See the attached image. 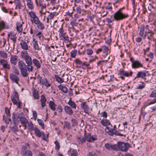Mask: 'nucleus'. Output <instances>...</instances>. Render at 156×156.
Segmentation results:
<instances>
[{
  "label": "nucleus",
  "mask_w": 156,
  "mask_h": 156,
  "mask_svg": "<svg viewBox=\"0 0 156 156\" xmlns=\"http://www.w3.org/2000/svg\"><path fill=\"white\" fill-rule=\"evenodd\" d=\"M21 56L25 61L26 64L22 60L20 61L18 63V67L20 70L22 75L23 77L28 76L29 72L33 71L32 61L31 57L26 51L21 52Z\"/></svg>",
  "instance_id": "f257e3e1"
},
{
  "label": "nucleus",
  "mask_w": 156,
  "mask_h": 156,
  "mask_svg": "<svg viewBox=\"0 0 156 156\" xmlns=\"http://www.w3.org/2000/svg\"><path fill=\"white\" fill-rule=\"evenodd\" d=\"M130 147V144L128 143L118 141L115 144V151H121L126 152L128 150Z\"/></svg>",
  "instance_id": "f03ea898"
},
{
  "label": "nucleus",
  "mask_w": 156,
  "mask_h": 156,
  "mask_svg": "<svg viewBox=\"0 0 156 156\" xmlns=\"http://www.w3.org/2000/svg\"><path fill=\"white\" fill-rule=\"evenodd\" d=\"M116 126V125H115L114 126V128L112 129H110L109 127H106L105 129V131L110 136H113V135L115 134L116 136H123V135L122 134L120 133L115 129Z\"/></svg>",
  "instance_id": "7ed1b4c3"
},
{
  "label": "nucleus",
  "mask_w": 156,
  "mask_h": 156,
  "mask_svg": "<svg viewBox=\"0 0 156 156\" xmlns=\"http://www.w3.org/2000/svg\"><path fill=\"white\" fill-rule=\"evenodd\" d=\"M38 80V82L41 85H44L47 87H49L51 86V83L45 78H42L39 75L37 77Z\"/></svg>",
  "instance_id": "20e7f679"
},
{
  "label": "nucleus",
  "mask_w": 156,
  "mask_h": 156,
  "mask_svg": "<svg viewBox=\"0 0 156 156\" xmlns=\"http://www.w3.org/2000/svg\"><path fill=\"white\" fill-rule=\"evenodd\" d=\"M128 16L127 14H125L122 12H117L114 14L113 17L116 20H121Z\"/></svg>",
  "instance_id": "39448f33"
},
{
  "label": "nucleus",
  "mask_w": 156,
  "mask_h": 156,
  "mask_svg": "<svg viewBox=\"0 0 156 156\" xmlns=\"http://www.w3.org/2000/svg\"><path fill=\"white\" fill-rule=\"evenodd\" d=\"M11 99L14 104L17 103V101L19 100V95L18 92L14 91L11 96Z\"/></svg>",
  "instance_id": "423d86ee"
},
{
  "label": "nucleus",
  "mask_w": 156,
  "mask_h": 156,
  "mask_svg": "<svg viewBox=\"0 0 156 156\" xmlns=\"http://www.w3.org/2000/svg\"><path fill=\"white\" fill-rule=\"evenodd\" d=\"M15 74L11 73L9 75V77L12 81L18 84L20 79Z\"/></svg>",
  "instance_id": "0eeeda50"
},
{
  "label": "nucleus",
  "mask_w": 156,
  "mask_h": 156,
  "mask_svg": "<svg viewBox=\"0 0 156 156\" xmlns=\"http://www.w3.org/2000/svg\"><path fill=\"white\" fill-rule=\"evenodd\" d=\"M0 63L4 68L7 69L8 70L10 69V65L6 61L3 59H1L0 60Z\"/></svg>",
  "instance_id": "6e6552de"
},
{
  "label": "nucleus",
  "mask_w": 156,
  "mask_h": 156,
  "mask_svg": "<svg viewBox=\"0 0 156 156\" xmlns=\"http://www.w3.org/2000/svg\"><path fill=\"white\" fill-rule=\"evenodd\" d=\"M75 62L76 64L82 65L83 68H86L87 71H88V64L86 63V62H83L79 58L76 59L75 60Z\"/></svg>",
  "instance_id": "1a4fd4ad"
},
{
  "label": "nucleus",
  "mask_w": 156,
  "mask_h": 156,
  "mask_svg": "<svg viewBox=\"0 0 156 156\" xmlns=\"http://www.w3.org/2000/svg\"><path fill=\"white\" fill-rule=\"evenodd\" d=\"M133 73V72L131 71L129 73L122 70L119 71V74L120 75H124L126 77H129L131 76Z\"/></svg>",
  "instance_id": "9d476101"
},
{
  "label": "nucleus",
  "mask_w": 156,
  "mask_h": 156,
  "mask_svg": "<svg viewBox=\"0 0 156 156\" xmlns=\"http://www.w3.org/2000/svg\"><path fill=\"white\" fill-rule=\"evenodd\" d=\"M132 66L133 68L135 69L142 67H143V65L138 60H136L132 63Z\"/></svg>",
  "instance_id": "9b49d317"
},
{
  "label": "nucleus",
  "mask_w": 156,
  "mask_h": 156,
  "mask_svg": "<svg viewBox=\"0 0 156 156\" xmlns=\"http://www.w3.org/2000/svg\"><path fill=\"white\" fill-rule=\"evenodd\" d=\"M16 34L13 33H11L8 34V36L13 41V45L15 44L16 41Z\"/></svg>",
  "instance_id": "f8f14e48"
},
{
  "label": "nucleus",
  "mask_w": 156,
  "mask_h": 156,
  "mask_svg": "<svg viewBox=\"0 0 156 156\" xmlns=\"http://www.w3.org/2000/svg\"><path fill=\"white\" fill-rule=\"evenodd\" d=\"M64 110L66 113L69 115H71L73 113V110L70 107L68 106H65Z\"/></svg>",
  "instance_id": "ddd939ff"
},
{
  "label": "nucleus",
  "mask_w": 156,
  "mask_h": 156,
  "mask_svg": "<svg viewBox=\"0 0 156 156\" xmlns=\"http://www.w3.org/2000/svg\"><path fill=\"white\" fill-rule=\"evenodd\" d=\"M82 109L86 113L88 114V105L86 102H82L80 104Z\"/></svg>",
  "instance_id": "4468645a"
},
{
  "label": "nucleus",
  "mask_w": 156,
  "mask_h": 156,
  "mask_svg": "<svg viewBox=\"0 0 156 156\" xmlns=\"http://www.w3.org/2000/svg\"><path fill=\"white\" fill-rule=\"evenodd\" d=\"M20 45L21 48L24 50H27L28 49V45L27 43L23 40H21Z\"/></svg>",
  "instance_id": "2eb2a0df"
},
{
  "label": "nucleus",
  "mask_w": 156,
  "mask_h": 156,
  "mask_svg": "<svg viewBox=\"0 0 156 156\" xmlns=\"http://www.w3.org/2000/svg\"><path fill=\"white\" fill-rule=\"evenodd\" d=\"M105 147L108 150H110L112 149L115 151V144L112 145L110 144L106 143L105 144Z\"/></svg>",
  "instance_id": "dca6fc26"
},
{
  "label": "nucleus",
  "mask_w": 156,
  "mask_h": 156,
  "mask_svg": "<svg viewBox=\"0 0 156 156\" xmlns=\"http://www.w3.org/2000/svg\"><path fill=\"white\" fill-rule=\"evenodd\" d=\"M27 5L30 9L32 10L34 9V5L32 0H26Z\"/></svg>",
  "instance_id": "f3484780"
},
{
  "label": "nucleus",
  "mask_w": 156,
  "mask_h": 156,
  "mask_svg": "<svg viewBox=\"0 0 156 156\" xmlns=\"http://www.w3.org/2000/svg\"><path fill=\"white\" fill-rule=\"evenodd\" d=\"M19 114H16L14 112L12 115V120L14 123L16 122H18L19 121V119L20 118V115Z\"/></svg>",
  "instance_id": "a211bd4d"
},
{
  "label": "nucleus",
  "mask_w": 156,
  "mask_h": 156,
  "mask_svg": "<svg viewBox=\"0 0 156 156\" xmlns=\"http://www.w3.org/2000/svg\"><path fill=\"white\" fill-rule=\"evenodd\" d=\"M33 63L34 66H36L37 69H40L41 67V65L39 61L37 59L34 58L33 59Z\"/></svg>",
  "instance_id": "6ab92c4d"
},
{
  "label": "nucleus",
  "mask_w": 156,
  "mask_h": 156,
  "mask_svg": "<svg viewBox=\"0 0 156 156\" xmlns=\"http://www.w3.org/2000/svg\"><path fill=\"white\" fill-rule=\"evenodd\" d=\"M33 95L34 99H38L39 98V95L38 94V91L36 90L35 88L33 87L32 88Z\"/></svg>",
  "instance_id": "aec40b11"
},
{
  "label": "nucleus",
  "mask_w": 156,
  "mask_h": 156,
  "mask_svg": "<svg viewBox=\"0 0 156 156\" xmlns=\"http://www.w3.org/2000/svg\"><path fill=\"white\" fill-rule=\"evenodd\" d=\"M17 58L16 55L12 56L10 60L11 63L13 65H16L17 63Z\"/></svg>",
  "instance_id": "412c9836"
},
{
  "label": "nucleus",
  "mask_w": 156,
  "mask_h": 156,
  "mask_svg": "<svg viewBox=\"0 0 156 156\" xmlns=\"http://www.w3.org/2000/svg\"><path fill=\"white\" fill-rule=\"evenodd\" d=\"M146 76V73L144 71L139 72L135 78H143Z\"/></svg>",
  "instance_id": "4be33fe9"
},
{
  "label": "nucleus",
  "mask_w": 156,
  "mask_h": 156,
  "mask_svg": "<svg viewBox=\"0 0 156 156\" xmlns=\"http://www.w3.org/2000/svg\"><path fill=\"white\" fill-rule=\"evenodd\" d=\"M76 138L77 141L79 144H82L84 143L86 141L85 139L83 136H77Z\"/></svg>",
  "instance_id": "5701e85b"
},
{
  "label": "nucleus",
  "mask_w": 156,
  "mask_h": 156,
  "mask_svg": "<svg viewBox=\"0 0 156 156\" xmlns=\"http://www.w3.org/2000/svg\"><path fill=\"white\" fill-rule=\"evenodd\" d=\"M41 101L42 107L43 108L45 106V103L46 101V99L45 98L44 95L43 94L41 95Z\"/></svg>",
  "instance_id": "b1692460"
},
{
  "label": "nucleus",
  "mask_w": 156,
  "mask_h": 156,
  "mask_svg": "<svg viewBox=\"0 0 156 156\" xmlns=\"http://www.w3.org/2000/svg\"><path fill=\"white\" fill-rule=\"evenodd\" d=\"M101 124L104 126H107L110 125L111 124L108 120L107 119H103L101 121Z\"/></svg>",
  "instance_id": "393cba45"
},
{
  "label": "nucleus",
  "mask_w": 156,
  "mask_h": 156,
  "mask_svg": "<svg viewBox=\"0 0 156 156\" xmlns=\"http://www.w3.org/2000/svg\"><path fill=\"white\" fill-rule=\"evenodd\" d=\"M58 32H59V37L64 36L66 34V33L63 29L62 25V27L60 28Z\"/></svg>",
  "instance_id": "a878e982"
},
{
  "label": "nucleus",
  "mask_w": 156,
  "mask_h": 156,
  "mask_svg": "<svg viewBox=\"0 0 156 156\" xmlns=\"http://www.w3.org/2000/svg\"><path fill=\"white\" fill-rule=\"evenodd\" d=\"M89 136L90 138H88V142H93L97 139V137L96 135L91 136L90 134L88 133V136Z\"/></svg>",
  "instance_id": "bb28decb"
},
{
  "label": "nucleus",
  "mask_w": 156,
  "mask_h": 156,
  "mask_svg": "<svg viewBox=\"0 0 156 156\" xmlns=\"http://www.w3.org/2000/svg\"><path fill=\"white\" fill-rule=\"evenodd\" d=\"M58 88L60 90L65 93H66L68 92L67 88L64 86L60 85L58 86Z\"/></svg>",
  "instance_id": "cd10ccee"
},
{
  "label": "nucleus",
  "mask_w": 156,
  "mask_h": 156,
  "mask_svg": "<svg viewBox=\"0 0 156 156\" xmlns=\"http://www.w3.org/2000/svg\"><path fill=\"white\" fill-rule=\"evenodd\" d=\"M154 33L153 32L149 33V34H147V35H145V34L144 36V38L145 39L146 37H147V38L149 40H152V37H153Z\"/></svg>",
  "instance_id": "c85d7f7f"
},
{
  "label": "nucleus",
  "mask_w": 156,
  "mask_h": 156,
  "mask_svg": "<svg viewBox=\"0 0 156 156\" xmlns=\"http://www.w3.org/2000/svg\"><path fill=\"white\" fill-rule=\"evenodd\" d=\"M20 121L23 125H26L28 122L27 119L25 117H21L20 118Z\"/></svg>",
  "instance_id": "c756f323"
},
{
  "label": "nucleus",
  "mask_w": 156,
  "mask_h": 156,
  "mask_svg": "<svg viewBox=\"0 0 156 156\" xmlns=\"http://www.w3.org/2000/svg\"><path fill=\"white\" fill-rule=\"evenodd\" d=\"M49 106L50 108L53 111H55L56 109V105L55 103L52 101H50L49 102Z\"/></svg>",
  "instance_id": "7c9ffc66"
},
{
  "label": "nucleus",
  "mask_w": 156,
  "mask_h": 156,
  "mask_svg": "<svg viewBox=\"0 0 156 156\" xmlns=\"http://www.w3.org/2000/svg\"><path fill=\"white\" fill-rule=\"evenodd\" d=\"M36 24L37 25V27L38 29L43 30L44 29L45 27L44 24L40 21Z\"/></svg>",
  "instance_id": "2f4dec72"
},
{
  "label": "nucleus",
  "mask_w": 156,
  "mask_h": 156,
  "mask_svg": "<svg viewBox=\"0 0 156 156\" xmlns=\"http://www.w3.org/2000/svg\"><path fill=\"white\" fill-rule=\"evenodd\" d=\"M34 130L37 136L38 137H41V136L42 132L41 133L39 130L37 128H35Z\"/></svg>",
  "instance_id": "473e14b6"
},
{
  "label": "nucleus",
  "mask_w": 156,
  "mask_h": 156,
  "mask_svg": "<svg viewBox=\"0 0 156 156\" xmlns=\"http://www.w3.org/2000/svg\"><path fill=\"white\" fill-rule=\"evenodd\" d=\"M16 29L19 32H21L23 30L22 25L19 23H16Z\"/></svg>",
  "instance_id": "72a5a7b5"
},
{
  "label": "nucleus",
  "mask_w": 156,
  "mask_h": 156,
  "mask_svg": "<svg viewBox=\"0 0 156 156\" xmlns=\"http://www.w3.org/2000/svg\"><path fill=\"white\" fill-rule=\"evenodd\" d=\"M101 48L103 50V53L106 55H107L109 50L108 47L105 45H103L102 46Z\"/></svg>",
  "instance_id": "f704fd0d"
},
{
  "label": "nucleus",
  "mask_w": 156,
  "mask_h": 156,
  "mask_svg": "<svg viewBox=\"0 0 156 156\" xmlns=\"http://www.w3.org/2000/svg\"><path fill=\"white\" fill-rule=\"evenodd\" d=\"M16 5V9L18 8L19 9H22V7H23V5H21L20 1L15 3Z\"/></svg>",
  "instance_id": "c9c22d12"
},
{
  "label": "nucleus",
  "mask_w": 156,
  "mask_h": 156,
  "mask_svg": "<svg viewBox=\"0 0 156 156\" xmlns=\"http://www.w3.org/2000/svg\"><path fill=\"white\" fill-rule=\"evenodd\" d=\"M55 77L56 81L59 83H61L64 82V80L58 76L55 75Z\"/></svg>",
  "instance_id": "e433bc0d"
},
{
  "label": "nucleus",
  "mask_w": 156,
  "mask_h": 156,
  "mask_svg": "<svg viewBox=\"0 0 156 156\" xmlns=\"http://www.w3.org/2000/svg\"><path fill=\"white\" fill-rule=\"evenodd\" d=\"M68 104H69L70 106L73 108H76V105L75 103L71 100V99L68 102Z\"/></svg>",
  "instance_id": "4c0bfd02"
},
{
  "label": "nucleus",
  "mask_w": 156,
  "mask_h": 156,
  "mask_svg": "<svg viewBox=\"0 0 156 156\" xmlns=\"http://www.w3.org/2000/svg\"><path fill=\"white\" fill-rule=\"evenodd\" d=\"M144 30L145 27L144 25H143L142 26V27L140 28L139 34L140 36L143 37V35Z\"/></svg>",
  "instance_id": "58836bf2"
},
{
  "label": "nucleus",
  "mask_w": 156,
  "mask_h": 156,
  "mask_svg": "<svg viewBox=\"0 0 156 156\" xmlns=\"http://www.w3.org/2000/svg\"><path fill=\"white\" fill-rule=\"evenodd\" d=\"M58 14V13H57L56 12H51L48 15V17L51 20L54 18L55 15H57Z\"/></svg>",
  "instance_id": "ea45409f"
},
{
  "label": "nucleus",
  "mask_w": 156,
  "mask_h": 156,
  "mask_svg": "<svg viewBox=\"0 0 156 156\" xmlns=\"http://www.w3.org/2000/svg\"><path fill=\"white\" fill-rule=\"evenodd\" d=\"M34 48L37 50H39L40 48L39 46L37 41H34V42L33 43Z\"/></svg>",
  "instance_id": "a19ab883"
},
{
  "label": "nucleus",
  "mask_w": 156,
  "mask_h": 156,
  "mask_svg": "<svg viewBox=\"0 0 156 156\" xmlns=\"http://www.w3.org/2000/svg\"><path fill=\"white\" fill-rule=\"evenodd\" d=\"M37 121L39 125L41 126L42 128L43 129H44V125L43 121L42 120L39 119H37Z\"/></svg>",
  "instance_id": "79ce46f5"
},
{
  "label": "nucleus",
  "mask_w": 156,
  "mask_h": 156,
  "mask_svg": "<svg viewBox=\"0 0 156 156\" xmlns=\"http://www.w3.org/2000/svg\"><path fill=\"white\" fill-rule=\"evenodd\" d=\"M27 123L29 129L30 131L33 130L34 126L32 122H28Z\"/></svg>",
  "instance_id": "37998d69"
},
{
  "label": "nucleus",
  "mask_w": 156,
  "mask_h": 156,
  "mask_svg": "<svg viewBox=\"0 0 156 156\" xmlns=\"http://www.w3.org/2000/svg\"><path fill=\"white\" fill-rule=\"evenodd\" d=\"M64 122L65 123V126L67 129H71V126L69 122L64 121Z\"/></svg>",
  "instance_id": "c03bdc74"
},
{
  "label": "nucleus",
  "mask_w": 156,
  "mask_h": 156,
  "mask_svg": "<svg viewBox=\"0 0 156 156\" xmlns=\"http://www.w3.org/2000/svg\"><path fill=\"white\" fill-rule=\"evenodd\" d=\"M36 35L38 37L40 40H43L44 36L41 32H38L36 34Z\"/></svg>",
  "instance_id": "a18cd8bd"
},
{
  "label": "nucleus",
  "mask_w": 156,
  "mask_h": 156,
  "mask_svg": "<svg viewBox=\"0 0 156 156\" xmlns=\"http://www.w3.org/2000/svg\"><path fill=\"white\" fill-rule=\"evenodd\" d=\"M5 28V24L3 21H2L0 22V31Z\"/></svg>",
  "instance_id": "49530a36"
},
{
  "label": "nucleus",
  "mask_w": 156,
  "mask_h": 156,
  "mask_svg": "<svg viewBox=\"0 0 156 156\" xmlns=\"http://www.w3.org/2000/svg\"><path fill=\"white\" fill-rule=\"evenodd\" d=\"M28 14L30 17L32 19L34 18L36 16L35 12L32 11L29 12Z\"/></svg>",
  "instance_id": "de8ad7c7"
},
{
  "label": "nucleus",
  "mask_w": 156,
  "mask_h": 156,
  "mask_svg": "<svg viewBox=\"0 0 156 156\" xmlns=\"http://www.w3.org/2000/svg\"><path fill=\"white\" fill-rule=\"evenodd\" d=\"M32 152L30 150H27L25 152L24 156H32Z\"/></svg>",
  "instance_id": "09e8293b"
},
{
  "label": "nucleus",
  "mask_w": 156,
  "mask_h": 156,
  "mask_svg": "<svg viewBox=\"0 0 156 156\" xmlns=\"http://www.w3.org/2000/svg\"><path fill=\"white\" fill-rule=\"evenodd\" d=\"M71 121L73 126H75L77 125V121L75 119H72Z\"/></svg>",
  "instance_id": "8fccbe9b"
},
{
  "label": "nucleus",
  "mask_w": 156,
  "mask_h": 156,
  "mask_svg": "<svg viewBox=\"0 0 156 156\" xmlns=\"http://www.w3.org/2000/svg\"><path fill=\"white\" fill-rule=\"evenodd\" d=\"M13 73L14 74H15L16 75H18L20 74L19 71V70L16 68V67H13Z\"/></svg>",
  "instance_id": "3c124183"
},
{
  "label": "nucleus",
  "mask_w": 156,
  "mask_h": 156,
  "mask_svg": "<svg viewBox=\"0 0 156 156\" xmlns=\"http://www.w3.org/2000/svg\"><path fill=\"white\" fill-rule=\"evenodd\" d=\"M33 20L35 24H37L40 21L38 17L37 16H36L34 18H33Z\"/></svg>",
  "instance_id": "603ef678"
},
{
  "label": "nucleus",
  "mask_w": 156,
  "mask_h": 156,
  "mask_svg": "<svg viewBox=\"0 0 156 156\" xmlns=\"http://www.w3.org/2000/svg\"><path fill=\"white\" fill-rule=\"evenodd\" d=\"M12 131L14 133H16L18 131V128L16 126L11 127Z\"/></svg>",
  "instance_id": "864d4df0"
},
{
  "label": "nucleus",
  "mask_w": 156,
  "mask_h": 156,
  "mask_svg": "<svg viewBox=\"0 0 156 156\" xmlns=\"http://www.w3.org/2000/svg\"><path fill=\"white\" fill-rule=\"evenodd\" d=\"M77 53L76 50H73L71 52V56L73 58L75 57Z\"/></svg>",
  "instance_id": "5fc2aeb1"
},
{
  "label": "nucleus",
  "mask_w": 156,
  "mask_h": 156,
  "mask_svg": "<svg viewBox=\"0 0 156 156\" xmlns=\"http://www.w3.org/2000/svg\"><path fill=\"white\" fill-rule=\"evenodd\" d=\"M0 54L1 55V56L2 57L4 58H6L7 56V54L4 51H1Z\"/></svg>",
  "instance_id": "6e6d98bb"
},
{
  "label": "nucleus",
  "mask_w": 156,
  "mask_h": 156,
  "mask_svg": "<svg viewBox=\"0 0 156 156\" xmlns=\"http://www.w3.org/2000/svg\"><path fill=\"white\" fill-rule=\"evenodd\" d=\"M150 97H156V90H154L150 95Z\"/></svg>",
  "instance_id": "4d7b16f0"
},
{
  "label": "nucleus",
  "mask_w": 156,
  "mask_h": 156,
  "mask_svg": "<svg viewBox=\"0 0 156 156\" xmlns=\"http://www.w3.org/2000/svg\"><path fill=\"white\" fill-rule=\"evenodd\" d=\"M57 110L58 111L59 113H62V108L60 105H58L57 107Z\"/></svg>",
  "instance_id": "13d9d810"
},
{
  "label": "nucleus",
  "mask_w": 156,
  "mask_h": 156,
  "mask_svg": "<svg viewBox=\"0 0 156 156\" xmlns=\"http://www.w3.org/2000/svg\"><path fill=\"white\" fill-rule=\"evenodd\" d=\"M55 149L56 150H58L60 147L59 143L57 140H56L55 141Z\"/></svg>",
  "instance_id": "bf43d9fd"
},
{
  "label": "nucleus",
  "mask_w": 156,
  "mask_h": 156,
  "mask_svg": "<svg viewBox=\"0 0 156 156\" xmlns=\"http://www.w3.org/2000/svg\"><path fill=\"white\" fill-rule=\"evenodd\" d=\"M101 116L104 117L105 118H107V112L104 111L101 113Z\"/></svg>",
  "instance_id": "052dcab7"
},
{
  "label": "nucleus",
  "mask_w": 156,
  "mask_h": 156,
  "mask_svg": "<svg viewBox=\"0 0 156 156\" xmlns=\"http://www.w3.org/2000/svg\"><path fill=\"white\" fill-rule=\"evenodd\" d=\"M33 118L35 120H36L37 119V114L36 112L35 111H33Z\"/></svg>",
  "instance_id": "680f3d73"
},
{
  "label": "nucleus",
  "mask_w": 156,
  "mask_h": 156,
  "mask_svg": "<svg viewBox=\"0 0 156 156\" xmlns=\"http://www.w3.org/2000/svg\"><path fill=\"white\" fill-rule=\"evenodd\" d=\"M5 112L7 116H10L9 110L7 107H5Z\"/></svg>",
  "instance_id": "e2e57ef3"
},
{
  "label": "nucleus",
  "mask_w": 156,
  "mask_h": 156,
  "mask_svg": "<svg viewBox=\"0 0 156 156\" xmlns=\"http://www.w3.org/2000/svg\"><path fill=\"white\" fill-rule=\"evenodd\" d=\"M41 135L42 136V139L43 140H47V138H48V135H47L46 136L44 133L43 132H42V134Z\"/></svg>",
  "instance_id": "0e129e2a"
},
{
  "label": "nucleus",
  "mask_w": 156,
  "mask_h": 156,
  "mask_svg": "<svg viewBox=\"0 0 156 156\" xmlns=\"http://www.w3.org/2000/svg\"><path fill=\"white\" fill-rule=\"evenodd\" d=\"M145 87V85L144 83L142 82V84L141 85H139L137 87V89H142L144 88Z\"/></svg>",
  "instance_id": "69168bd1"
},
{
  "label": "nucleus",
  "mask_w": 156,
  "mask_h": 156,
  "mask_svg": "<svg viewBox=\"0 0 156 156\" xmlns=\"http://www.w3.org/2000/svg\"><path fill=\"white\" fill-rule=\"evenodd\" d=\"M155 103H156V98L152 100L151 102L149 103L147 105V106L150 105L151 104H154Z\"/></svg>",
  "instance_id": "338daca9"
},
{
  "label": "nucleus",
  "mask_w": 156,
  "mask_h": 156,
  "mask_svg": "<svg viewBox=\"0 0 156 156\" xmlns=\"http://www.w3.org/2000/svg\"><path fill=\"white\" fill-rule=\"evenodd\" d=\"M89 156H98L95 152H92L88 154Z\"/></svg>",
  "instance_id": "774afa93"
}]
</instances>
